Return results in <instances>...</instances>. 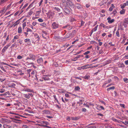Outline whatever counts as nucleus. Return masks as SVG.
I'll return each instance as SVG.
<instances>
[{"instance_id":"52","label":"nucleus","mask_w":128,"mask_h":128,"mask_svg":"<svg viewBox=\"0 0 128 128\" xmlns=\"http://www.w3.org/2000/svg\"><path fill=\"white\" fill-rule=\"evenodd\" d=\"M1 69L2 70H3L5 72H6V71L5 70V69H4V67H3V66H2V67H1Z\"/></svg>"},{"instance_id":"23","label":"nucleus","mask_w":128,"mask_h":128,"mask_svg":"<svg viewBox=\"0 0 128 128\" xmlns=\"http://www.w3.org/2000/svg\"><path fill=\"white\" fill-rule=\"evenodd\" d=\"M100 26H102L104 28H106V27L105 25L104 24L102 23H101L100 24Z\"/></svg>"},{"instance_id":"12","label":"nucleus","mask_w":128,"mask_h":128,"mask_svg":"<svg viewBox=\"0 0 128 128\" xmlns=\"http://www.w3.org/2000/svg\"><path fill=\"white\" fill-rule=\"evenodd\" d=\"M22 32V28L20 27H19L18 29V32L19 33H21Z\"/></svg>"},{"instance_id":"19","label":"nucleus","mask_w":128,"mask_h":128,"mask_svg":"<svg viewBox=\"0 0 128 128\" xmlns=\"http://www.w3.org/2000/svg\"><path fill=\"white\" fill-rule=\"evenodd\" d=\"M24 96L26 98L29 99L30 98V96L28 94H24Z\"/></svg>"},{"instance_id":"30","label":"nucleus","mask_w":128,"mask_h":128,"mask_svg":"<svg viewBox=\"0 0 128 128\" xmlns=\"http://www.w3.org/2000/svg\"><path fill=\"white\" fill-rule=\"evenodd\" d=\"M90 77L89 76H86L84 77V78L85 79H88Z\"/></svg>"},{"instance_id":"22","label":"nucleus","mask_w":128,"mask_h":128,"mask_svg":"<svg viewBox=\"0 0 128 128\" xmlns=\"http://www.w3.org/2000/svg\"><path fill=\"white\" fill-rule=\"evenodd\" d=\"M24 91H25L28 92H32V90L28 88H26L25 89Z\"/></svg>"},{"instance_id":"2","label":"nucleus","mask_w":128,"mask_h":128,"mask_svg":"<svg viewBox=\"0 0 128 128\" xmlns=\"http://www.w3.org/2000/svg\"><path fill=\"white\" fill-rule=\"evenodd\" d=\"M10 119L12 120V121L13 122H15L16 123H21V120H18L16 119H14V118H10Z\"/></svg>"},{"instance_id":"47","label":"nucleus","mask_w":128,"mask_h":128,"mask_svg":"<svg viewBox=\"0 0 128 128\" xmlns=\"http://www.w3.org/2000/svg\"><path fill=\"white\" fill-rule=\"evenodd\" d=\"M54 38L56 39H59L60 38V37L59 36H55L54 37Z\"/></svg>"},{"instance_id":"7","label":"nucleus","mask_w":128,"mask_h":128,"mask_svg":"<svg viewBox=\"0 0 128 128\" xmlns=\"http://www.w3.org/2000/svg\"><path fill=\"white\" fill-rule=\"evenodd\" d=\"M110 19L111 18L110 17H108L107 18V20H108V22L110 24L113 22L114 21V19H112V20H110Z\"/></svg>"},{"instance_id":"56","label":"nucleus","mask_w":128,"mask_h":128,"mask_svg":"<svg viewBox=\"0 0 128 128\" xmlns=\"http://www.w3.org/2000/svg\"><path fill=\"white\" fill-rule=\"evenodd\" d=\"M125 122V125H127L128 124V121H126Z\"/></svg>"},{"instance_id":"28","label":"nucleus","mask_w":128,"mask_h":128,"mask_svg":"<svg viewBox=\"0 0 128 128\" xmlns=\"http://www.w3.org/2000/svg\"><path fill=\"white\" fill-rule=\"evenodd\" d=\"M26 26V22H24L22 24V27L23 29H24L25 27Z\"/></svg>"},{"instance_id":"3","label":"nucleus","mask_w":128,"mask_h":128,"mask_svg":"<svg viewBox=\"0 0 128 128\" xmlns=\"http://www.w3.org/2000/svg\"><path fill=\"white\" fill-rule=\"evenodd\" d=\"M91 65V64L89 65L88 64L82 66L81 68L83 69H84L87 68H91V67L90 66Z\"/></svg>"},{"instance_id":"43","label":"nucleus","mask_w":128,"mask_h":128,"mask_svg":"<svg viewBox=\"0 0 128 128\" xmlns=\"http://www.w3.org/2000/svg\"><path fill=\"white\" fill-rule=\"evenodd\" d=\"M67 118H66L67 120H68V121H70V117L68 116L67 117Z\"/></svg>"},{"instance_id":"4","label":"nucleus","mask_w":128,"mask_h":128,"mask_svg":"<svg viewBox=\"0 0 128 128\" xmlns=\"http://www.w3.org/2000/svg\"><path fill=\"white\" fill-rule=\"evenodd\" d=\"M128 18L125 19L123 25L124 26L125 28L127 27V24H128Z\"/></svg>"},{"instance_id":"41","label":"nucleus","mask_w":128,"mask_h":128,"mask_svg":"<svg viewBox=\"0 0 128 128\" xmlns=\"http://www.w3.org/2000/svg\"><path fill=\"white\" fill-rule=\"evenodd\" d=\"M22 127L24 128H28V126L26 125H23Z\"/></svg>"},{"instance_id":"10","label":"nucleus","mask_w":128,"mask_h":128,"mask_svg":"<svg viewBox=\"0 0 128 128\" xmlns=\"http://www.w3.org/2000/svg\"><path fill=\"white\" fill-rule=\"evenodd\" d=\"M112 6L110 7L109 9V10L110 11H112L113 10V8L115 7V6L113 4H112Z\"/></svg>"},{"instance_id":"26","label":"nucleus","mask_w":128,"mask_h":128,"mask_svg":"<svg viewBox=\"0 0 128 128\" xmlns=\"http://www.w3.org/2000/svg\"><path fill=\"white\" fill-rule=\"evenodd\" d=\"M124 82L126 83H127L128 82V79L126 78H124Z\"/></svg>"},{"instance_id":"50","label":"nucleus","mask_w":128,"mask_h":128,"mask_svg":"<svg viewBox=\"0 0 128 128\" xmlns=\"http://www.w3.org/2000/svg\"><path fill=\"white\" fill-rule=\"evenodd\" d=\"M100 102L102 103L104 105H105L106 104L105 102H104L102 100L100 101Z\"/></svg>"},{"instance_id":"24","label":"nucleus","mask_w":128,"mask_h":128,"mask_svg":"<svg viewBox=\"0 0 128 128\" xmlns=\"http://www.w3.org/2000/svg\"><path fill=\"white\" fill-rule=\"evenodd\" d=\"M80 88L78 86H76L75 88V90H78Z\"/></svg>"},{"instance_id":"34","label":"nucleus","mask_w":128,"mask_h":128,"mask_svg":"<svg viewBox=\"0 0 128 128\" xmlns=\"http://www.w3.org/2000/svg\"><path fill=\"white\" fill-rule=\"evenodd\" d=\"M22 58V57L20 56H18L17 57V58L18 59H20Z\"/></svg>"},{"instance_id":"62","label":"nucleus","mask_w":128,"mask_h":128,"mask_svg":"<svg viewBox=\"0 0 128 128\" xmlns=\"http://www.w3.org/2000/svg\"><path fill=\"white\" fill-rule=\"evenodd\" d=\"M98 115H100V116H103V114H102L99 113L97 114Z\"/></svg>"},{"instance_id":"21","label":"nucleus","mask_w":128,"mask_h":128,"mask_svg":"<svg viewBox=\"0 0 128 128\" xmlns=\"http://www.w3.org/2000/svg\"><path fill=\"white\" fill-rule=\"evenodd\" d=\"M126 6V3H124L123 4V5L121 6V8L122 9H123Z\"/></svg>"},{"instance_id":"16","label":"nucleus","mask_w":128,"mask_h":128,"mask_svg":"<svg viewBox=\"0 0 128 128\" xmlns=\"http://www.w3.org/2000/svg\"><path fill=\"white\" fill-rule=\"evenodd\" d=\"M81 5L79 4H76V6L78 8H81Z\"/></svg>"},{"instance_id":"42","label":"nucleus","mask_w":128,"mask_h":128,"mask_svg":"<svg viewBox=\"0 0 128 128\" xmlns=\"http://www.w3.org/2000/svg\"><path fill=\"white\" fill-rule=\"evenodd\" d=\"M86 108H82V111L83 112H86Z\"/></svg>"},{"instance_id":"20","label":"nucleus","mask_w":128,"mask_h":128,"mask_svg":"<svg viewBox=\"0 0 128 128\" xmlns=\"http://www.w3.org/2000/svg\"><path fill=\"white\" fill-rule=\"evenodd\" d=\"M40 25L44 27H46V24L45 23H43V24H41Z\"/></svg>"},{"instance_id":"48","label":"nucleus","mask_w":128,"mask_h":128,"mask_svg":"<svg viewBox=\"0 0 128 128\" xmlns=\"http://www.w3.org/2000/svg\"><path fill=\"white\" fill-rule=\"evenodd\" d=\"M19 11H18L17 12H16L14 14V16H16L18 14V13H19Z\"/></svg>"},{"instance_id":"1","label":"nucleus","mask_w":128,"mask_h":128,"mask_svg":"<svg viewBox=\"0 0 128 128\" xmlns=\"http://www.w3.org/2000/svg\"><path fill=\"white\" fill-rule=\"evenodd\" d=\"M67 4L68 5H69L70 6V7L72 8H74V4L70 0L68 1V2H67Z\"/></svg>"},{"instance_id":"53","label":"nucleus","mask_w":128,"mask_h":128,"mask_svg":"<svg viewBox=\"0 0 128 128\" xmlns=\"http://www.w3.org/2000/svg\"><path fill=\"white\" fill-rule=\"evenodd\" d=\"M117 12L116 10H115L114 11L112 12V13L114 14H115Z\"/></svg>"},{"instance_id":"57","label":"nucleus","mask_w":128,"mask_h":128,"mask_svg":"<svg viewBox=\"0 0 128 128\" xmlns=\"http://www.w3.org/2000/svg\"><path fill=\"white\" fill-rule=\"evenodd\" d=\"M53 96L56 100H57V99L56 98V96L55 95H53Z\"/></svg>"},{"instance_id":"39","label":"nucleus","mask_w":128,"mask_h":128,"mask_svg":"<svg viewBox=\"0 0 128 128\" xmlns=\"http://www.w3.org/2000/svg\"><path fill=\"white\" fill-rule=\"evenodd\" d=\"M32 30H31L30 29L28 28L26 30L27 32H32Z\"/></svg>"},{"instance_id":"33","label":"nucleus","mask_w":128,"mask_h":128,"mask_svg":"<svg viewBox=\"0 0 128 128\" xmlns=\"http://www.w3.org/2000/svg\"><path fill=\"white\" fill-rule=\"evenodd\" d=\"M38 20L40 22H42L43 21V20L41 18L38 19Z\"/></svg>"},{"instance_id":"5","label":"nucleus","mask_w":128,"mask_h":128,"mask_svg":"<svg viewBox=\"0 0 128 128\" xmlns=\"http://www.w3.org/2000/svg\"><path fill=\"white\" fill-rule=\"evenodd\" d=\"M58 27V25L55 22H54L52 24V28L54 29H56Z\"/></svg>"},{"instance_id":"58","label":"nucleus","mask_w":128,"mask_h":128,"mask_svg":"<svg viewBox=\"0 0 128 128\" xmlns=\"http://www.w3.org/2000/svg\"><path fill=\"white\" fill-rule=\"evenodd\" d=\"M81 52V51H80L79 52H77L76 54H75V55H77L78 54H80Z\"/></svg>"},{"instance_id":"32","label":"nucleus","mask_w":128,"mask_h":128,"mask_svg":"<svg viewBox=\"0 0 128 128\" xmlns=\"http://www.w3.org/2000/svg\"><path fill=\"white\" fill-rule=\"evenodd\" d=\"M42 122H43L44 124H45L46 125L49 124V123L48 122L43 121Z\"/></svg>"},{"instance_id":"40","label":"nucleus","mask_w":128,"mask_h":128,"mask_svg":"<svg viewBox=\"0 0 128 128\" xmlns=\"http://www.w3.org/2000/svg\"><path fill=\"white\" fill-rule=\"evenodd\" d=\"M18 37H19L18 36L16 35L14 37V39H18Z\"/></svg>"},{"instance_id":"45","label":"nucleus","mask_w":128,"mask_h":128,"mask_svg":"<svg viewBox=\"0 0 128 128\" xmlns=\"http://www.w3.org/2000/svg\"><path fill=\"white\" fill-rule=\"evenodd\" d=\"M28 3H26L23 7L22 8V9L23 8H25L28 5Z\"/></svg>"},{"instance_id":"18","label":"nucleus","mask_w":128,"mask_h":128,"mask_svg":"<svg viewBox=\"0 0 128 128\" xmlns=\"http://www.w3.org/2000/svg\"><path fill=\"white\" fill-rule=\"evenodd\" d=\"M25 42H30V39L27 38L25 40Z\"/></svg>"},{"instance_id":"9","label":"nucleus","mask_w":128,"mask_h":128,"mask_svg":"<svg viewBox=\"0 0 128 128\" xmlns=\"http://www.w3.org/2000/svg\"><path fill=\"white\" fill-rule=\"evenodd\" d=\"M75 30L73 31L72 32V33H70V34H66V36H69L68 37L72 35V36H73L74 35V34L75 33Z\"/></svg>"},{"instance_id":"15","label":"nucleus","mask_w":128,"mask_h":128,"mask_svg":"<svg viewBox=\"0 0 128 128\" xmlns=\"http://www.w3.org/2000/svg\"><path fill=\"white\" fill-rule=\"evenodd\" d=\"M114 88L115 87L114 86H112L107 88V90L108 91L111 90H114Z\"/></svg>"},{"instance_id":"36","label":"nucleus","mask_w":128,"mask_h":128,"mask_svg":"<svg viewBox=\"0 0 128 128\" xmlns=\"http://www.w3.org/2000/svg\"><path fill=\"white\" fill-rule=\"evenodd\" d=\"M90 52L89 51H88L86 52H85L84 54V55H86L89 53Z\"/></svg>"},{"instance_id":"25","label":"nucleus","mask_w":128,"mask_h":128,"mask_svg":"<svg viewBox=\"0 0 128 128\" xmlns=\"http://www.w3.org/2000/svg\"><path fill=\"white\" fill-rule=\"evenodd\" d=\"M116 36L118 37H119L120 36V35L119 34V32L118 30H117V31H116Z\"/></svg>"},{"instance_id":"64","label":"nucleus","mask_w":128,"mask_h":128,"mask_svg":"<svg viewBox=\"0 0 128 128\" xmlns=\"http://www.w3.org/2000/svg\"><path fill=\"white\" fill-rule=\"evenodd\" d=\"M34 36L36 38H38V34H35Z\"/></svg>"},{"instance_id":"14","label":"nucleus","mask_w":128,"mask_h":128,"mask_svg":"<svg viewBox=\"0 0 128 128\" xmlns=\"http://www.w3.org/2000/svg\"><path fill=\"white\" fill-rule=\"evenodd\" d=\"M125 12V10L124 9H122L121 11H120V13L121 14H124Z\"/></svg>"},{"instance_id":"8","label":"nucleus","mask_w":128,"mask_h":128,"mask_svg":"<svg viewBox=\"0 0 128 128\" xmlns=\"http://www.w3.org/2000/svg\"><path fill=\"white\" fill-rule=\"evenodd\" d=\"M30 58H27V60L32 59L34 60H35V58H34V56L33 55H32L31 54H30Z\"/></svg>"},{"instance_id":"49","label":"nucleus","mask_w":128,"mask_h":128,"mask_svg":"<svg viewBox=\"0 0 128 128\" xmlns=\"http://www.w3.org/2000/svg\"><path fill=\"white\" fill-rule=\"evenodd\" d=\"M124 62L126 64V65H128V60L125 61Z\"/></svg>"},{"instance_id":"13","label":"nucleus","mask_w":128,"mask_h":128,"mask_svg":"<svg viewBox=\"0 0 128 128\" xmlns=\"http://www.w3.org/2000/svg\"><path fill=\"white\" fill-rule=\"evenodd\" d=\"M3 126L4 128H10L11 127V126L5 124Z\"/></svg>"},{"instance_id":"17","label":"nucleus","mask_w":128,"mask_h":128,"mask_svg":"<svg viewBox=\"0 0 128 128\" xmlns=\"http://www.w3.org/2000/svg\"><path fill=\"white\" fill-rule=\"evenodd\" d=\"M43 78L44 79V80H48L50 78L48 76H46V77H44Z\"/></svg>"},{"instance_id":"11","label":"nucleus","mask_w":128,"mask_h":128,"mask_svg":"<svg viewBox=\"0 0 128 128\" xmlns=\"http://www.w3.org/2000/svg\"><path fill=\"white\" fill-rule=\"evenodd\" d=\"M38 62V63H40L42 62L43 60L42 58H40L38 59L37 60Z\"/></svg>"},{"instance_id":"35","label":"nucleus","mask_w":128,"mask_h":128,"mask_svg":"<svg viewBox=\"0 0 128 128\" xmlns=\"http://www.w3.org/2000/svg\"><path fill=\"white\" fill-rule=\"evenodd\" d=\"M19 23V22H18V24H14L12 26H11L10 27H12V26H14V27H15L17 25V24H18Z\"/></svg>"},{"instance_id":"29","label":"nucleus","mask_w":128,"mask_h":128,"mask_svg":"<svg viewBox=\"0 0 128 128\" xmlns=\"http://www.w3.org/2000/svg\"><path fill=\"white\" fill-rule=\"evenodd\" d=\"M112 120L113 121H114L115 122H119V121H118V120H117L116 119L114 118H112Z\"/></svg>"},{"instance_id":"37","label":"nucleus","mask_w":128,"mask_h":128,"mask_svg":"<svg viewBox=\"0 0 128 128\" xmlns=\"http://www.w3.org/2000/svg\"><path fill=\"white\" fill-rule=\"evenodd\" d=\"M15 86V84H12L10 86V87H14Z\"/></svg>"},{"instance_id":"61","label":"nucleus","mask_w":128,"mask_h":128,"mask_svg":"<svg viewBox=\"0 0 128 128\" xmlns=\"http://www.w3.org/2000/svg\"><path fill=\"white\" fill-rule=\"evenodd\" d=\"M65 96L66 97H69V95L68 94H65Z\"/></svg>"},{"instance_id":"54","label":"nucleus","mask_w":128,"mask_h":128,"mask_svg":"<svg viewBox=\"0 0 128 128\" xmlns=\"http://www.w3.org/2000/svg\"><path fill=\"white\" fill-rule=\"evenodd\" d=\"M97 30L96 27H95L92 30H93V32L96 31Z\"/></svg>"},{"instance_id":"44","label":"nucleus","mask_w":128,"mask_h":128,"mask_svg":"<svg viewBox=\"0 0 128 128\" xmlns=\"http://www.w3.org/2000/svg\"><path fill=\"white\" fill-rule=\"evenodd\" d=\"M84 22H83L82 20L81 22V26H82L84 25Z\"/></svg>"},{"instance_id":"46","label":"nucleus","mask_w":128,"mask_h":128,"mask_svg":"<svg viewBox=\"0 0 128 128\" xmlns=\"http://www.w3.org/2000/svg\"><path fill=\"white\" fill-rule=\"evenodd\" d=\"M33 13V12L32 11H30L29 12L28 14L30 15H31Z\"/></svg>"},{"instance_id":"31","label":"nucleus","mask_w":128,"mask_h":128,"mask_svg":"<svg viewBox=\"0 0 128 128\" xmlns=\"http://www.w3.org/2000/svg\"><path fill=\"white\" fill-rule=\"evenodd\" d=\"M10 46L9 45H7L4 47L3 48L5 50L7 49L8 47Z\"/></svg>"},{"instance_id":"6","label":"nucleus","mask_w":128,"mask_h":128,"mask_svg":"<svg viewBox=\"0 0 128 128\" xmlns=\"http://www.w3.org/2000/svg\"><path fill=\"white\" fill-rule=\"evenodd\" d=\"M65 12L67 14H68L70 13V11L69 8L65 7L64 9Z\"/></svg>"},{"instance_id":"63","label":"nucleus","mask_w":128,"mask_h":128,"mask_svg":"<svg viewBox=\"0 0 128 128\" xmlns=\"http://www.w3.org/2000/svg\"><path fill=\"white\" fill-rule=\"evenodd\" d=\"M6 36V33L5 32L4 33V38H5Z\"/></svg>"},{"instance_id":"27","label":"nucleus","mask_w":128,"mask_h":128,"mask_svg":"<svg viewBox=\"0 0 128 128\" xmlns=\"http://www.w3.org/2000/svg\"><path fill=\"white\" fill-rule=\"evenodd\" d=\"M54 9L58 12H60V9L58 7H55L54 8Z\"/></svg>"},{"instance_id":"60","label":"nucleus","mask_w":128,"mask_h":128,"mask_svg":"<svg viewBox=\"0 0 128 128\" xmlns=\"http://www.w3.org/2000/svg\"><path fill=\"white\" fill-rule=\"evenodd\" d=\"M6 50L4 49L3 48L2 51V53H4L5 51Z\"/></svg>"},{"instance_id":"38","label":"nucleus","mask_w":128,"mask_h":128,"mask_svg":"<svg viewBox=\"0 0 128 128\" xmlns=\"http://www.w3.org/2000/svg\"><path fill=\"white\" fill-rule=\"evenodd\" d=\"M4 91L5 90H4L3 89H2L0 90V92L2 93L4 92Z\"/></svg>"},{"instance_id":"51","label":"nucleus","mask_w":128,"mask_h":128,"mask_svg":"<svg viewBox=\"0 0 128 128\" xmlns=\"http://www.w3.org/2000/svg\"><path fill=\"white\" fill-rule=\"evenodd\" d=\"M37 22H33L32 23V24L34 26H35Z\"/></svg>"},{"instance_id":"55","label":"nucleus","mask_w":128,"mask_h":128,"mask_svg":"<svg viewBox=\"0 0 128 128\" xmlns=\"http://www.w3.org/2000/svg\"><path fill=\"white\" fill-rule=\"evenodd\" d=\"M120 106L121 107L124 108V105L123 104H120Z\"/></svg>"},{"instance_id":"59","label":"nucleus","mask_w":128,"mask_h":128,"mask_svg":"<svg viewBox=\"0 0 128 128\" xmlns=\"http://www.w3.org/2000/svg\"><path fill=\"white\" fill-rule=\"evenodd\" d=\"M11 6V4H10L9 5H8L7 7V8L6 9V10L7 9H8Z\"/></svg>"}]
</instances>
